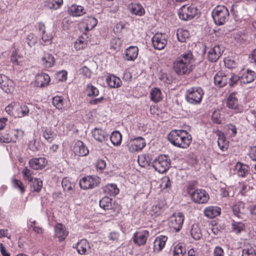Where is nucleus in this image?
<instances>
[{
    "label": "nucleus",
    "mask_w": 256,
    "mask_h": 256,
    "mask_svg": "<svg viewBox=\"0 0 256 256\" xmlns=\"http://www.w3.org/2000/svg\"><path fill=\"white\" fill-rule=\"evenodd\" d=\"M150 156L146 154H143L138 156V162L142 167H146L149 166L150 164Z\"/></svg>",
    "instance_id": "obj_44"
},
{
    "label": "nucleus",
    "mask_w": 256,
    "mask_h": 256,
    "mask_svg": "<svg viewBox=\"0 0 256 256\" xmlns=\"http://www.w3.org/2000/svg\"><path fill=\"white\" fill-rule=\"evenodd\" d=\"M256 78V74L254 72L250 70H247L243 72L240 80V82L243 84H248L252 82Z\"/></svg>",
    "instance_id": "obj_34"
},
{
    "label": "nucleus",
    "mask_w": 256,
    "mask_h": 256,
    "mask_svg": "<svg viewBox=\"0 0 256 256\" xmlns=\"http://www.w3.org/2000/svg\"><path fill=\"white\" fill-rule=\"evenodd\" d=\"M170 160L168 156L160 155L152 162V166L159 173L165 172L170 167Z\"/></svg>",
    "instance_id": "obj_7"
},
{
    "label": "nucleus",
    "mask_w": 256,
    "mask_h": 256,
    "mask_svg": "<svg viewBox=\"0 0 256 256\" xmlns=\"http://www.w3.org/2000/svg\"><path fill=\"white\" fill-rule=\"evenodd\" d=\"M12 133L13 134L14 136V138H12V139L14 140V141H12V142H16V140L17 139L20 138L23 136L24 134V132L23 130H22L21 129H20V130L16 129V130H12Z\"/></svg>",
    "instance_id": "obj_64"
},
{
    "label": "nucleus",
    "mask_w": 256,
    "mask_h": 256,
    "mask_svg": "<svg viewBox=\"0 0 256 256\" xmlns=\"http://www.w3.org/2000/svg\"><path fill=\"white\" fill-rule=\"evenodd\" d=\"M230 189H232V188L227 187L224 184H221L220 186V192L221 196L224 198L230 196L231 194Z\"/></svg>",
    "instance_id": "obj_51"
},
{
    "label": "nucleus",
    "mask_w": 256,
    "mask_h": 256,
    "mask_svg": "<svg viewBox=\"0 0 256 256\" xmlns=\"http://www.w3.org/2000/svg\"><path fill=\"white\" fill-rule=\"evenodd\" d=\"M244 204L242 202H238L232 206V211L234 214L240 218V214L244 212Z\"/></svg>",
    "instance_id": "obj_42"
},
{
    "label": "nucleus",
    "mask_w": 256,
    "mask_h": 256,
    "mask_svg": "<svg viewBox=\"0 0 256 256\" xmlns=\"http://www.w3.org/2000/svg\"><path fill=\"white\" fill-rule=\"evenodd\" d=\"M186 250L181 244L176 245L173 250V256H183Z\"/></svg>",
    "instance_id": "obj_52"
},
{
    "label": "nucleus",
    "mask_w": 256,
    "mask_h": 256,
    "mask_svg": "<svg viewBox=\"0 0 256 256\" xmlns=\"http://www.w3.org/2000/svg\"><path fill=\"white\" fill-rule=\"evenodd\" d=\"M225 130L228 136L232 138L236 136L237 134V128L234 125L228 124L226 126Z\"/></svg>",
    "instance_id": "obj_48"
},
{
    "label": "nucleus",
    "mask_w": 256,
    "mask_h": 256,
    "mask_svg": "<svg viewBox=\"0 0 256 256\" xmlns=\"http://www.w3.org/2000/svg\"><path fill=\"white\" fill-rule=\"evenodd\" d=\"M124 58L127 60H134L138 56V48L136 46H130L126 50Z\"/></svg>",
    "instance_id": "obj_27"
},
{
    "label": "nucleus",
    "mask_w": 256,
    "mask_h": 256,
    "mask_svg": "<svg viewBox=\"0 0 256 256\" xmlns=\"http://www.w3.org/2000/svg\"><path fill=\"white\" fill-rule=\"evenodd\" d=\"M122 44V42L120 38H114L111 40L110 42V48L114 50H118Z\"/></svg>",
    "instance_id": "obj_57"
},
{
    "label": "nucleus",
    "mask_w": 256,
    "mask_h": 256,
    "mask_svg": "<svg viewBox=\"0 0 256 256\" xmlns=\"http://www.w3.org/2000/svg\"><path fill=\"white\" fill-rule=\"evenodd\" d=\"M220 208L215 206H209L204 208V214L206 217L212 218H214L220 214Z\"/></svg>",
    "instance_id": "obj_26"
},
{
    "label": "nucleus",
    "mask_w": 256,
    "mask_h": 256,
    "mask_svg": "<svg viewBox=\"0 0 256 256\" xmlns=\"http://www.w3.org/2000/svg\"><path fill=\"white\" fill-rule=\"evenodd\" d=\"M163 212V209L162 205L160 204L154 205L152 206L150 209L151 214L152 215L154 214L155 216H159Z\"/></svg>",
    "instance_id": "obj_56"
},
{
    "label": "nucleus",
    "mask_w": 256,
    "mask_h": 256,
    "mask_svg": "<svg viewBox=\"0 0 256 256\" xmlns=\"http://www.w3.org/2000/svg\"><path fill=\"white\" fill-rule=\"evenodd\" d=\"M86 90L87 96L90 97L96 96L99 94V91L97 88L90 84L87 85Z\"/></svg>",
    "instance_id": "obj_46"
},
{
    "label": "nucleus",
    "mask_w": 256,
    "mask_h": 256,
    "mask_svg": "<svg viewBox=\"0 0 256 256\" xmlns=\"http://www.w3.org/2000/svg\"><path fill=\"white\" fill-rule=\"evenodd\" d=\"M212 15L218 25L224 24L229 17V12L224 6H218L212 11Z\"/></svg>",
    "instance_id": "obj_5"
},
{
    "label": "nucleus",
    "mask_w": 256,
    "mask_h": 256,
    "mask_svg": "<svg viewBox=\"0 0 256 256\" xmlns=\"http://www.w3.org/2000/svg\"><path fill=\"white\" fill-rule=\"evenodd\" d=\"M28 105H30V104L16 102V109L14 110V118H22L28 116L30 112Z\"/></svg>",
    "instance_id": "obj_15"
},
{
    "label": "nucleus",
    "mask_w": 256,
    "mask_h": 256,
    "mask_svg": "<svg viewBox=\"0 0 256 256\" xmlns=\"http://www.w3.org/2000/svg\"><path fill=\"white\" fill-rule=\"evenodd\" d=\"M68 12L73 16H80L86 13L83 6L74 4L69 7Z\"/></svg>",
    "instance_id": "obj_31"
},
{
    "label": "nucleus",
    "mask_w": 256,
    "mask_h": 256,
    "mask_svg": "<svg viewBox=\"0 0 256 256\" xmlns=\"http://www.w3.org/2000/svg\"><path fill=\"white\" fill-rule=\"evenodd\" d=\"M106 82L108 86L112 88H118L122 84L120 79L113 74L108 76L106 78Z\"/></svg>",
    "instance_id": "obj_28"
},
{
    "label": "nucleus",
    "mask_w": 256,
    "mask_h": 256,
    "mask_svg": "<svg viewBox=\"0 0 256 256\" xmlns=\"http://www.w3.org/2000/svg\"><path fill=\"white\" fill-rule=\"evenodd\" d=\"M196 8L192 5H184L178 11V16L183 20H188L192 19L196 14Z\"/></svg>",
    "instance_id": "obj_9"
},
{
    "label": "nucleus",
    "mask_w": 256,
    "mask_h": 256,
    "mask_svg": "<svg viewBox=\"0 0 256 256\" xmlns=\"http://www.w3.org/2000/svg\"><path fill=\"white\" fill-rule=\"evenodd\" d=\"M76 248L78 252L81 255L88 254L91 252L90 244L86 239H82L78 242Z\"/></svg>",
    "instance_id": "obj_18"
},
{
    "label": "nucleus",
    "mask_w": 256,
    "mask_h": 256,
    "mask_svg": "<svg viewBox=\"0 0 256 256\" xmlns=\"http://www.w3.org/2000/svg\"><path fill=\"white\" fill-rule=\"evenodd\" d=\"M194 62L192 52L188 50L176 58L174 63V70L178 75L189 74L194 68Z\"/></svg>",
    "instance_id": "obj_1"
},
{
    "label": "nucleus",
    "mask_w": 256,
    "mask_h": 256,
    "mask_svg": "<svg viewBox=\"0 0 256 256\" xmlns=\"http://www.w3.org/2000/svg\"><path fill=\"white\" fill-rule=\"evenodd\" d=\"M226 106L230 108L236 110H239L238 100L236 96V93L232 92L228 96L227 99Z\"/></svg>",
    "instance_id": "obj_29"
},
{
    "label": "nucleus",
    "mask_w": 256,
    "mask_h": 256,
    "mask_svg": "<svg viewBox=\"0 0 256 256\" xmlns=\"http://www.w3.org/2000/svg\"><path fill=\"white\" fill-rule=\"evenodd\" d=\"M97 20L92 16H89L85 18L83 22L84 28L86 31L93 29L97 24Z\"/></svg>",
    "instance_id": "obj_35"
},
{
    "label": "nucleus",
    "mask_w": 256,
    "mask_h": 256,
    "mask_svg": "<svg viewBox=\"0 0 256 256\" xmlns=\"http://www.w3.org/2000/svg\"><path fill=\"white\" fill-rule=\"evenodd\" d=\"M184 216L182 212H176L172 214L168 219V226L174 230L178 232L182 228Z\"/></svg>",
    "instance_id": "obj_8"
},
{
    "label": "nucleus",
    "mask_w": 256,
    "mask_h": 256,
    "mask_svg": "<svg viewBox=\"0 0 256 256\" xmlns=\"http://www.w3.org/2000/svg\"><path fill=\"white\" fill-rule=\"evenodd\" d=\"M86 45V42L84 40V38L80 37L74 42V48L77 50L84 48Z\"/></svg>",
    "instance_id": "obj_53"
},
{
    "label": "nucleus",
    "mask_w": 256,
    "mask_h": 256,
    "mask_svg": "<svg viewBox=\"0 0 256 256\" xmlns=\"http://www.w3.org/2000/svg\"><path fill=\"white\" fill-rule=\"evenodd\" d=\"M12 185L14 188L18 189L21 193L24 192V187L20 180L16 179L13 180Z\"/></svg>",
    "instance_id": "obj_60"
},
{
    "label": "nucleus",
    "mask_w": 256,
    "mask_h": 256,
    "mask_svg": "<svg viewBox=\"0 0 256 256\" xmlns=\"http://www.w3.org/2000/svg\"><path fill=\"white\" fill-rule=\"evenodd\" d=\"M110 140L114 146H118L121 144L122 136L118 131L116 130L111 134Z\"/></svg>",
    "instance_id": "obj_38"
},
{
    "label": "nucleus",
    "mask_w": 256,
    "mask_h": 256,
    "mask_svg": "<svg viewBox=\"0 0 256 256\" xmlns=\"http://www.w3.org/2000/svg\"><path fill=\"white\" fill-rule=\"evenodd\" d=\"M112 200L108 196L103 198L99 202L100 208L104 210H111L113 208Z\"/></svg>",
    "instance_id": "obj_39"
},
{
    "label": "nucleus",
    "mask_w": 256,
    "mask_h": 256,
    "mask_svg": "<svg viewBox=\"0 0 256 256\" xmlns=\"http://www.w3.org/2000/svg\"><path fill=\"white\" fill-rule=\"evenodd\" d=\"M38 38L33 33L28 34L26 36V42L30 47H32L37 42Z\"/></svg>",
    "instance_id": "obj_54"
},
{
    "label": "nucleus",
    "mask_w": 256,
    "mask_h": 256,
    "mask_svg": "<svg viewBox=\"0 0 256 256\" xmlns=\"http://www.w3.org/2000/svg\"><path fill=\"white\" fill-rule=\"evenodd\" d=\"M68 232L62 224L57 223L54 226V237L58 238L60 242L64 240L68 236Z\"/></svg>",
    "instance_id": "obj_17"
},
{
    "label": "nucleus",
    "mask_w": 256,
    "mask_h": 256,
    "mask_svg": "<svg viewBox=\"0 0 256 256\" xmlns=\"http://www.w3.org/2000/svg\"><path fill=\"white\" fill-rule=\"evenodd\" d=\"M176 36L178 41L184 42L190 37V32L186 30L179 28L177 30Z\"/></svg>",
    "instance_id": "obj_41"
},
{
    "label": "nucleus",
    "mask_w": 256,
    "mask_h": 256,
    "mask_svg": "<svg viewBox=\"0 0 256 256\" xmlns=\"http://www.w3.org/2000/svg\"><path fill=\"white\" fill-rule=\"evenodd\" d=\"M255 250L252 246L244 248L242 252V256H256Z\"/></svg>",
    "instance_id": "obj_59"
},
{
    "label": "nucleus",
    "mask_w": 256,
    "mask_h": 256,
    "mask_svg": "<svg viewBox=\"0 0 256 256\" xmlns=\"http://www.w3.org/2000/svg\"><path fill=\"white\" fill-rule=\"evenodd\" d=\"M47 164V160L44 158H34L29 162L30 166L34 170L42 169Z\"/></svg>",
    "instance_id": "obj_23"
},
{
    "label": "nucleus",
    "mask_w": 256,
    "mask_h": 256,
    "mask_svg": "<svg viewBox=\"0 0 256 256\" xmlns=\"http://www.w3.org/2000/svg\"><path fill=\"white\" fill-rule=\"evenodd\" d=\"M80 73L88 78H90L92 75L91 70L86 66H84L80 69Z\"/></svg>",
    "instance_id": "obj_63"
},
{
    "label": "nucleus",
    "mask_w": 256,
    "mask_h": 256,
    "mask_svg": "<svg viewBox=\"0 0 256 256\" xmlns=\"http://www.w3.org/2000/svg\"><path fill=\"white\" fill-rule=\"evenodd\" d=\"M14 83L8 76L0 74V88L8 94L12 93L14 90Z\"/></svg>",
    "instance_id": "obj_11"
},
{
    "label": "nucleus",
    "mask_w": 256,
    "mask_h": 256,
    "mask_svg": "<svg viewBox=\"0 0 256 256\" xmlns=\"http://www.w3.org/2000/svg\"><path fill=\"white\" fill-rule=\"evenodd\" d=\"M100 182V178L96 176H88L83 178L80 180V187L84 190L92 188Z\"/></svg>",
    "instance_id": "obj_10"
},
{
    "label": "nucleus",
    "mask_w": 256,
    "mask_h": 256,
    "mask_svg": "<svg viewBox=\"0 0 256 256\" xmlns=\"http://www.w3.org/2000/svg\"><path fill=\"white\" fill-rule=\"evenodd\" d=\"M248 170L249 166L242 162H238L235 166V172L240 177H245L248 174Z\"/></svg>",
    "instance_id": "obj_25"
},
{
    "label": "nucleus",
    "mask_w": 256,
    "mask_h": 256,
    "mask_svg": "<svg viewBox=\"0 0 256 256\" xmlns=\"http://www.w3.org/2000/svg\"><path fill=\"white\" fill-rule=\"evenodd\" d=\"M167 237L160 236L156 238L154 242V248L155 251H160L165 246Z\"/></svg>",
    "instance_id": "obj_30"
},
{
    "label": "nucleus",
    "mask_w": 256,
    "mask_h": 256,
    "mask_svg": "<svg viewBox=\"0 0 256 256\" xmlns=\"http://www.w3.org/2000/svg\"><path fill=\"white\" fill-rule=\"evenodd\" d=\"M224 48L220 46H215L210 49L208 53V58L212 62H216L222 55Z\"/></svg>",
    "instance_id": "obj_19"
},
{
    "label": "nucleus",
    "mask_w": 256,
    "mask_h": 256,
    "mask_svg": "<svg viewBox=\"0 0 256 256\" xmlns=\"http://www.w3.org/2000/svg\"><path fill=\"white\" fill-rule=\"evenodd\" d=\"M30 226L32 227L34 231L38 234H41L43 232V229L42 228L36 225V222L35 220L31 221L30 220Z\"/></svg>",
    "instance_id": "obj_62"
},
{
    "label": "nucleus",
    "mask_w": 256,
    "mask_h": 256,
    "mask_svg": "<svg viewBox=\"0 0 256 256\" xmlns=\"http://www.w3.org/2000/svg\"><path fill=\"white\" fill-rule=\"evenodd\" d=\"M42 136L48 142H52L56 136V134L50 127L43 128Z\"/></svg>",
    "instance_id": "obj_33"
},
{
    "label": "nucleus",
    "mask_w": 256,
    "mask_h": 256,
    "mask_svg": "<svg viewBox=\"0 0 256 256\" xmlns=\"http://www.w3.org/2000/svg\"><path fill=\"white\" fill-rule=\"evenodd\" d=\"M168 138L170 142L174 146L186 148L192 141L191 135L183 130H173L168 134Z\"/></svg>",
    "instance_id": "obj_2"
},
{
    "label": "nucleus",
    "mask_w": 256,
    "mask_h": 256,
    "mask_svg": "<svg viewBox=\"0 0 256 256\" xmlns=\"http://www.w3.org/2000/svg\"><path fill=\"white\" fill-rule=\"evenodd\" d=\"M192 236L196 240H198L202 237L200 228L197 224H193L190 230Z\"/></svg>",
    "instance_id": "obj_47"
},
{
    "label": "nucleus",
    "mask_w": 256,
    "mask_h": 256,
    "mask_svg": "<svg viewBox=\"0 0 256 256\" xmlns=\"http://www.w3.org/2000/svg\"><path fill=\"white\" fill-rule=\"evenodd\" d=\"M62 186L65 191L70 192L72 190L74 184L72 182L69 178H64L62 182Z\"/></svg>",
    "instance_id": "obj_49"
},
{
    "label": "nucleus",
    "mask_w": 256,
    "mask_h": 256,
    "mask_svg": "<svg viewBox=\"0 0 256 256\" xmlns=\"http://www.w3.org/2000/svg\"><path fill=\"white\" fill-rule=\"evenodd\" d=\"M191 198L195 203L205 204L209 200V195L204 190L196 189L192 193Z\"/></svg>",
    "instance_id": "obj_12"
},
{
    "label": "nucleus",
    "mask_w": 256,
    "mask_h": 256,
    "mask_svg": "<svg viewBox=\"0 0 256 256\" xmlns=\"http://www.w3.org/2000/svg\"><path fill=\"white\" fill-rule=\"evenodd\" d=\"M232 230L236 233H240L244 228V224L241 222L233 221L232 224Z\"/></svg>",
    "instance_id": "obj_55"
},
{
    "label": "nucleus",
    "mask_w": 256,
    "mask_h": 256,
    "mask_svg": "<svg viewBox=\"0 0 256 256\" xmlns=\"http://www.w3.org/2000/svg\"><path fill=\"white\" fill-rule=\"evenodd\" d=\"M150 98L154 102H160L162 98L161 90L157 88H152L150 92Z\"/></svg>",
    "instance_id": "obj_37"
},
{
    "label": "nucleus",
    "mask_w": 256,
    "mask_h": 256,
    "mask_svg": "<svg viewBox=\"0 0 256 256\" xmlns=\"http://www.w3.org/2000/svg\"><path fill=\"white\" fill-rule=\"evenodd\" d=\"M40 62L44 68H50L54 66L55 60L52 54L44 53L41 57Z\"/></svg>",
    "instance_id": "obj_20"
},
{
    "label": "nucleus",
    "mask_w": 256,
    "mask_h": 256,
    "mask_svg": "<svg viewBox=\"0 0 256 256\" xmlns=\"http://www.w3.org/2000/svg\"><path fill=\"white\" fill-rule=\"evenodd\" d=\"M240 80V78L232 73L225 74L222 72H218L214 76V80L216 86L221 88L227 84L230 86H233Z\"/></svg>",
    "instance_id": "obj_3"
},
{
    "label": "nucleus",
    "mask_w": 256,
    "mask_h": 256,
    "mask_svg": "<svg viewBox=\"0 0 256 256\" xmlns=\"http://www.w3.org/2000/svg\"><path fill=\"white\" fill-rule=\"evenodd\" d=\"M52 104L57 109L62 110L64 108L63 98L60 96H55L52 98Z\"/></svg>",
    "instance_id": "obj_45"
},
{
    "label": "nucleus",
    "mask_w": 256,
    "mask_h": 256,
    "mask_svg": "<svg viewBox=\"0 0 256 256\" xmlns=\"http://www.w3.org/2000/svg\"><path fill=\"white\" fill-rule=\"evenodd\" d=\"M124 146L130 152H138L146 146V141L142 136L128 138L124 144Z\"/></svg>",
    "instance_id": "obj_4"
},
{
    "label": "nucleus",
    "mask_w": 256,
    "mask_h": 256,
    "mask_svg": "<svg viewBox=\"0 0 256 256\" xmlns=\"http://www.w3.org/2000/svg\"><path fill=\"white\" fill-rule=\"evenodd\" d=\"M50 76L46 73L38 74L36 75L34 80V86L39 88L46 87L50 82Z\"/></svg>",
    "instance_id": "obj_16"
},
{
    "label": "nucleus",
    "mask_w": 256,
    "mask_h": 256,
    "mask_svg": "<svg viewBox=\"0 0 256 256\" xmlns=\"http://www.w3.org/2000/svg\"><path fill=\"white\" fill-rule=\"evenodd\" d=\"M62 3V0H46L44 6L50 9L57 10Z\"/></svg>",
    "instance_id": "obj_40"
},
{
    "label": "nucleus",
    "mask_w": 256,
    "mask_h": 256,
    "mask_svg": "<svg viewBox=\"0 0 256 256\" xmlns=\"http://www.w3.org/2000/svg\"><path fill=\"white\" fill-rule=\"evenodd\" d=\"M104 194L109 196H115L119 192V189L114 184H109L104 187Z\"/></svg>",
    "instance_id": "obj_36"
},
{
    "label": "nucleus",
    "mask_w": 256,
    "mask_h": 256,
    "mask_svg": "<svg viewBox=\"0 0 256 256\" xmlns=\"http://www.w3.org/2000/svg\"><path fill=\"white\" fill-rule=\"evenodd\" d=\"M149 236L150 232L147 230L138 231L133 236L134 242L139 246H143L146 244Z\"/></svg>",
    "instance_id": "obj_14"
},
{
    "label": "nucleus",
    "mask_w": 256,
    "mask_h": 256,
    "mask_svg": "<svg viewBox=\"0 0 256 256\" xmlns=\"http://www.w3.org/2000/svg\"><path fill=\"white\" fill-rule=\"evenodd\" d=\"M16 102H12L5 108L6 112L10 116L14 118V110L16 109Z\"/></svg>",
    "instance_id": "obj_58"
},
{
    "label": "nucleus",
    "mask_w": 256,
    "mask_h": 256,
    "mask_svg": "<svg viewBox=\"0 0 256 256\" xmlns=\"http://www.w3.org/2000/svg\"><path fill=\"white\" fill-rule=\"evenodd\" d=\"M22 174L24 180L28 182L32 181L34 178L32 176L33 171L28 168H24L23 169Z\"/></svg>",
    "instance_id": "obj_50"
},
{
    "label": "nucleus",
    "mask_w": 256,
    "mask_h": 256,
    "mask_svg": "<svg viewBox=\"0 0 256 256\" xmlns=\"http://www.w3.org/2000/svg\"><path fill=\"white\" fill-rule=\"evenodd\" d=\"M204 92L200 87L190 88L186 90V98L187 102L194 104H200L202 100Z\"/></svg>",
    "instance_id": "obj_6"
},
{
    "label": "nucleus",
    "mask_w": 256,
    "mask_h": 256,
    "mask_svg": "<svg viewBox=\"0 0 256 256\" xmlns=\"http://www.w3.org/2000/svg\"><path fill=\"white\" fill-rule=\"evenodd\" d=\"M74 150L75 154L80 156H86L89 153L88 150L82 141H78L75 144Z\"/></svg>",
    "instance_id": "obj_24"
},
{
    "label": "nucleus",
    "mask_w": 256,
    "mask_h": 256,
    "mask_svg": "<svg viewBox=\"0 0 256 256\" xmlns=\"http://www.w3.org/2000/svg\"><path fill=\"white\" fill-rule=\"evenodd\" d=\"M212 119L214 122L216 124H220L222 120L220 116V112L218 110H214L212 114Z\"/></svg>",
    "instance_id": "obj_61"
},
{
    "label": "nucleus",
    "mask_w": 256,
    "mask_h": 256,
    "mask_svg": "<svg viewBox=\"0 0 256 256\" xmlns=\"http://www.w3.org/2000/svg\"><path fill=\"white\" fill-rule=\"evenodd\" d=\"M128 8L130 12L138 16H142L145 14L144 8L139 3L130 4Z\"/></svg>",
    "instance_id": "obj_21"
},
{
    "label": "nucleus",
    "mask_w": 256,
    "mask_h": 256,
    "mask_svg": "<svg viewBox=\"0 0 256 256\" xmlns=\"http://www.w3.org/2000/svg\"><path fill=\"white\" fill-rule=\"evenodd\" d=\"M216 135L218 136L217 142L218 147L222 151H226L228 146V142L226 140L225 136L222 132L218 131Z\"/></svg>",
    "instance_id": "obj_32"
},
{
    "label": "nucleus",
    "mask_w": 256,
    "mask_h": 256,
    "mask_svg": "<svg viewBox=\"0 0 256 256\" xmlns=\"http://www.w3.org/2000/svg\"><path fill=\"white\" fill-rule=\"evenodd\" d=\"M31 190L33 192H39L42 186V182L38 178H34L30 182Z\"/></svg>",
    "instance_id": "obj_43"
},
{
    "label": "nucleus",
    "mask_w": 256,
    "mask_h": 256,
    "mask_svg": "<svg viewBox=\"0 0 256 256\" xmlns=\"http://www.w3.org/2000/svg\"><path fill=\"white\" fill-rule=\"evenodd\" d=\"M93 138L98 142H104L108 138V134L102 128H95L92 132Z\"/></svg>",
    "instance_id": "obj_22"
},
{
    "label": "nucleus",
    "mask_w": 256,
    "mask_h": 256,
    "mask_svg": "<svg viewBox=\"0 0 256 256\" xmlns=\"http://www.w3.org/2000/svg\"><path fill=\"white\" fill-rule=\"evenodd\" d=\"M152 41L154 48L158 50L164 49L167 44L166 36L162 33H156L154 34Z\"/></svg>",
    "instance_id": "obj_13"
}]
</instances>
